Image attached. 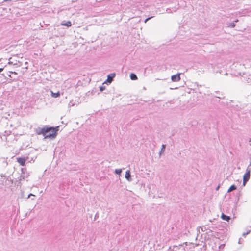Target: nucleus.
Masks as SVG:
<instances>
[{
  "label": "nucleus",
  "instance_id": "nucleus-17",
  "mask_svg": "<svg viewBox=\"0 0 251 251\" xmlns=\"http://www.w3.org/2000/svg\"><path fill=\"white\" fill-rule=\"evenodd\" d=\"M152 18H153V16H151V17H149V18H148L146 19L145 20V21H144V22H145V23H147V22L148 20H149L150 19H151Z\"/></svg>",
  "mask_w": 251,
  "mask_h": 251
},
{
  "label": "nucleus",
  "instance_id": "nucleus-4",
  "mask_svg": "<svg viewBox=\"0 0 251 251\" xmlns=\"http://www.w3.org/2000/svg\"><path fill=\"white\" fill-rule=\"evenodd\" d=\"M28 159V157H18L17 158V161L22 166L25 165L26 161Z\"/></svg>",
  "mask_w": 251,
  "mask_h": 251
},
{
  "label": "nucleus",
  "instance_id": "nucleus-16",
  "mask_svg": "<svg viewBox=\"0 0 251 251\" xmlns=\"http://www.w3.org/2000/svg\"><path fill=\"white\" fill-rule=\"evenodd\" d=\"M115 172L117 174H120L122 172V170L121 169H116L115 170Z\"/></svg>",
  "mask_w": 251,
  "mask_h": 251
},
{
  "label": "nucleus",
  "instance_id": "nucleus-22",
  "mask_svg": "<svg viewBox=\"0 0 251 251\" xmlns=\"http://www.w3.org/2000/svg\"><path fill=\"white\" fill-rule=\"evenodd\" d=\"M11 0H4V1L7 2V1H10Z\"/></svg>",
  "mask_w": 251,
  "mask_h": 251
},
{
  "label": "nucleus",
  "instance_id": "nucleus-9",
  "mask_svg": "<svg viewBox=\"0 0 251 251\" xmlns=\"http://www.w3.org/2000/svg\"><path fill=\"white\" fill-rule=\"evenodd\" d=\"M181 74V73H177L176 75H173L171 76V78H180V76Z\"/></svg>",
  "mask_w": 251,
  "mask_h": 251
},
{
  "label": "nucleus",
  "instance_id": "nucleus-5",
  "mask_svg": "<svg viewBox=\"0 0 251 251\" xmlns=\"http://www.w3.org/2000/svg\"><path fill=\"white\" fill-rule=\"evenodd\" d=\"M62 26H66L67 27H70L72 25L71 22L70 21L67 22H63L61 24Z\"/></svg>",
  "mask_w": 251,
  "mask_h": 251
},
{
  "label": "nucleus",
  "instance_id": "nucleus-25",
  "mask_svg": "<svg viewBox=\"0 0 251 251\" xmlns=\"http://www.w3.org/2000/svg\"><path fill=\"white\" fill-rule=\"evenodd\" d=\"M177 79H172V80H173L174 81H175V80H176Z\"/></svg>",
  "mask_w": 251,
  "mask_h": 251
},
{
  "label": "nucleus",
  "instance_id": "nucleus-14",
  "mask_svg": "<svg viewBox=\"0 0 251 251\" xmlns=\"http://www.w3.org/2000/svg\"><path fill=\"white\" fill-rule=\"evenodd\" d=\"M130 78H138L136 75L134 73H131L130 75Z\"/></svg>",
  "mask_w": 251,
  "mask_h": 251
},
{
  "label": "nucleus",
  "instance_id": "nucleus-7",
  "mask_svg": "<svg viewBox=\"0 0 251 251\" xmlns=\"http://www.w3.org/2000/svg\"><path fill=\"white\" fill-rule=\"evenodd\" d=\"M221 218L223 220L226 221H228L230 219L229 216H226L224 214H222Z\"/></svg>",
  "mask_w": 251,
  "mask_h": 251
},
{
  "label": "nucleus",
  "instance_id": "nucleus-19",
  "mask_svg": "<svg viewBox=\"0 0 251 251\" xmlns=\"http://www.w3.org/2000/svg\"><path fill=\"white\" fill-rule=\"evenodd\" d=\"M34 196L32 194H30L28 196V198H29L30 196Z\"/></svg>",
  "mask_w": 251,
  "mask_h": 251
},
{
  "label": "nucleus",
  "instance_id": "nucleus-21",
  "mask_svg": "<svg viewBox=\"0 0 251 251\" xmlns=\"http://www.w3.org/2000/svg\"><path fill=\"white\" fill-rule=\"evenodd\" d=\"M3 70V68H0V72H1V71H2Z\"/></svg>",
  "mask_w": 251,
  "mask_h": 251
},
{
  "label": "nucleus",
  "instance_id": "nucleus-8",
  "mask_svg": "<svg viewBox=\"0 0 251 251\" xmlns=\"http://www.w3.org/2000/svg\"><path fill=\"white\" fill-rule=\"evenodd\" d=\"M116 74L115 73H112L107 75V78H114Z\"/></svg>",
  "mask_w": 251,
  "mask_h": 251
},
{
  "label": "nucleus",
  "instance_id": "nucleus-24",
  "mask_svg": "<svg viewBox=\"0 0 251 251\" xmlns=\"http://www.w3.org/2000/svg\"><path fill=\"white\" fill-rule=\"evenodd\" d=\"M27 64H28V62H25V65H26Z\"/></svg>",
  "mask_w": 251,
  "mask_h": 251
},
{
  "label": "nucleus",
  "instance_id": "nucleus-15",
  "mask_svg": "<svg viewBox=\"0 0 251 251\" xmlns=\"http://www.w3.org/2000/svg\"><path fill=\"white\" fill-rule=\"evenodd\" d=\"M1 75H4V77L5 78H7V75H8L9 77H11V76L8 74V72H6V74H5L4 73H3L2 74H1Z\"/></svg>",
  "mask_w": 251,
  "mask_h": 251
},
{
  "label": "nucleus",
  "instance_id": "nucleus-12",
  "mask_svg": "<svg viewBox=\"0 0 251 251\" xmlns=\"http://www.w3.org/2000/svg\"><path fill=\"white\" fill-rule=\"evenodd\" d=\"M51 95L52 97H53L54 98H57L60 96V93L59 92H58L57 93H55L51 92Z\"/></svg>",
  "mask_w": 251,
  "mask_h": 251
},
{
  "label": "nucleus",
  "instance_id": "nucleus-6",
  "mask_svg": "<svg viewBox=\"0 0 251 251\" xmlns=\"http://www.w3.org/2000/svg\"><path fill=\"white\" fill-rule=\"evenodd\" d=\"M130 171L128 170L126 172V175H125V177L128 180H130Z\"/></svg>",
  "mask_w": 251,
  "mask_h": 251
},
{
  "label": "nucleus",
  "instance_id": "nucleus-13",
  "mask_svg": "<svg viewBox=\"0 0 251 251\" xmlns=\"http://www.w3.org/2000/svg\"><path fill=\"white\" fill-rule=\"evenodd\" d=\"M113 80V79H106V80L103 83V85L104 84H110L112 82Z\"/></svg>",
  "mask_w": 251,
  "mask_h": 251
},
{
  "label": "nucleus",
  "instance_id": "nucleus-2",
  "mask_svg": "<svg viewBox=\"0 0 251 251\" xmlns=\"http://www.w3.org/2000/svg\"><path fill=\"white\" fill-rule=\"evenodd\" d=\"M18 58L17 56H13L9 59L8 64H12L16 67H20L23 65V58H21V60H18Z\"/></svg>",
  "mask_w": 251,
  "mask_h": 251
},
{
  "label": "nucleus",
  "instance_id": "nucleus-23",
  "mask_svg": "<svg viewBox=\"0 0 251 251\" xmlns=\"http://www.w3.org/2000/svg\"><path fill=\"white\" fill-rule=\"evenodd\" d=\"M239 21L238 19H236V20L234 21V22H238Z\"/></svg>",
  "mask_w": 251,
  "mask_h": 251
},
{
  "label": "nucleus",
  "instance_id": "nucleus-11",
  "mask_svg": "<svg viewBox=\"0 0 251 251\" xmlns=\"http://www.w3.org/2000/svg\"><path fill=\"white\" fill-rule=\"evenodd\" d=\"M227 25L228 27H231V28H234L236 26V25L234 22L227 23Z\"/></svg>",
  "mask_w": 251,
  "mask_h": 251
},
{
  "label": "nucleus",
  "instance_id": "nucleus-18",
  "mask_svg": "<svg viewBox=\"0 0 251 251\" xmlns=\"http://www.w3.org/2000/svg\"><path fill=\"white\" fill-rule=\"evenodd\" d=\"M105 89V86H102L100 87V89L101 91H103L104 89Z\"/></svg>",
  "mask_w": 251,
  "mask_h": 251
},
{
  "label": "nucleus",
  "instance_id": "nucleus-1",
  "mask_svg": "<svg viewBox=\"0 0 251 251\" xmlns=\"http://www.w3.org/2000/svg\"><path fill=\"white\" fill-rule=\"evenodd\" d=\"M58 128L59 126L53 127L45 126L43 127L36 128L35 132L38 135H43L45 138H54L57 136Z\"/></svg>",
  "mask_w": 251,
  "mask_h": 251
},
{
  "label": "nucleus",
  "instance_id": "nucleus-3",
  "mask_svg": "<svg viewBox=\"0 0 251 251\" xmlns=\"http://www.w3.org/2000/svg\"><path fill=\"white\" fill-rule=\"evenodd\" d=\"M250 177V169H247L246 173L244 175L243 177V185H246V182L249 180Z\"/></svg>",
  "mask_w": 251,
  "mask_h": 251
},
{
  "label": "nucleus",
  "instance_id": "nucleus-10",
  "mask_svg": "<svg viewBox=\"0 0 251 251\" xmlns=\"http://www.w3.org/2000/svg\"><path fill=\"white\" fill-rule=\"evenodd\" d=\"M236 186H235L234 185H231L229 188V189H228L227 190V192H231L233 190H236Z\"/></svg>",
  "mask_w": 251,
  "mask_h": 251
},
{
  "label": "nucleus",
  "instance_id": "nucleus-20",
  "mask_svg": "<svg viewBox=\"0 0 251 251\" xmlns=\"http://www.w3.org/2000/svg\"><path fill=\"white\" fill-rule=\"evenodd\" d=\"M165 145H162V150L164 149H165Z\"/></svg>",
  "mask_w": 251,
  "mask_h": 251
}]
</instances>
